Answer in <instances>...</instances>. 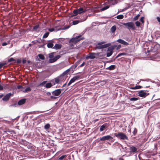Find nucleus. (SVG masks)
Instances as JSON below:
<instances>
[{
  "instance_id": "28",
  "label": "nucleus",
  "mask_w": 160,
  "mask_h": 160,
  "mask_svg": "<svg viewBox=\"0 0 160 160\" xmlns=\"http://www.w3.org/2000/svg\"><path fill=\"white\" fill-rule=\"evenodd\" d=\"M52 86V85L51 83H46L45 87L47 88H51Z\"/></svg>"
},
{
  "instance_id": "59",
  "label": "nucleus",
  "mask_w": 160,
  "mask_h": 160,
  "mask_svg": "<svg viewBox=\"0 0 160 160\" xmlns=\"http://www.w3.org/2000/svg\"><path fill=\"white\" fill-rule=\"evenodd\" d=\"M20 62V60H18L17 62L19 63Z\"/></svg>"
},
{
  "instance_id": "41",
  "label": "nucleus",
  "mask_w": 160,
  "mask_h": 160,
  "mask_svg": "<svg viewBox=\"0 0 160 160\" xmlns=\"http://www.w3.org/2000/svg\"><path fill=\"white\" fill-rule=\"evenodd\" d=\"M140 16V15L139 14H138V15H137V16H136L133 19V20H137L138 19V18Z\"/></svg>"
},
{
  "instance_id": "43",
  "label": "nucleus",
  "mask_w": 160,
  "mask_h": 160,
  "mask_svg": "<svg viewBox=\"0 0 160 160\" xmlns=\"http://www.w3.org/2000/svg\"><path fill=\"white\" fill-rule=\"evenodd\" d=\"M136 25L138 27L140 25V23L138 21H137L135 22Z\"/></svg>"
},
{
  "instance_id": "46",
  "label": "nucleus",
  "mask_w": 160,
  "mask_h": 160,
  "mask_svg": "<svg viewBox=\"0 0 160 160\" xmlns=\"http://www.w3.org/2000/svg\"><path fill=\"white\" fill-rule=\"evenodd\" d=\"M105 43H106V42H104V41L102 42H101L98 43L97 44V45H101V44L102 45V44H104Z\"/></svg>"
},
{
  "instance_id": "2",
  "label": "nucleus",
  "mask_w": 160,
  "mask_h": 160,
  "mask_svg": "<svg viewBox=\"0 0 160 160\" xmlns=\"http://www.w3.org/2000/svg\"><path fill=\"white\" fill-rule=\"evenodd\" d=\"M157 153H160V141H158L154 144V148L153 149L152 155H154Z\"/></svg>"
},
{
  "instance_id": "17",
  "label": "nucleus",
  "mask_w": 160,
  "mask_h": 160,
  "mask_svg": "<svg viewBox=\"0 0 160 160\" xmlns=\"http://www.w3.org/2000/svg\"><path fill=\"white\" fill-rule=\"evenodd\" d=\"M131 152H135L137 151V148L133 146H131L130 147Z\"/></svg>"
},
{
  "instance_id": "14",
  "label": "nucleus",
  "mask_w": 160,
  "mask_h": 160,
  "mask_svg": "<svg viewBox=\"0 0 160 160\" xmlns=\"http://www.w3.org/2000/svg\"><path fill=\"white\" fill-rule=\"evenodd\" d=\"M11 95L12 94L11 93H8L2 99V100L6 101L8 100Z\"/></svg>"
},
{
  "instance_id": "5",
  "label": "nucleus",
  "mask_w": 160,
  "mask_h": 160,
  "mask_svg": "<svg viewBox=\"0 0 160 160\" xmlns=\"http://www.w3.org/2000/svg\"><path fill=\"white\" fill-rule=\"evenodd\" d=\"M86 10L82 8H79L75 9L73 11V13L74 14L72 16H75L78 14H80L84 12Z\"/></svg>"
},
{
  "instance_id": "11",
  "label": "nucleus",
  "mask_w": 160,
  "mask_h": 160,
  "mask_svg": "<svg viewBox=\"0 0 160 160\" xmlns=\"http://www.w3.org/2000/svg\"><path fill=\"white\" fill-rule=\"evenodd\" d=\"M113 139V138L110 135H107L101 137L100 140L101 141H105L106 140H111Z\"/></svg>"
},
{
  "instance_id": "22",
  "label": "nucleus",
  "mask_w": 160,
  "mask_h": 160,
  "mask_svg": "<svg viewBox=\"0 0 160 160\" xmlns=\"http://www.w3.org/2000/svg\"><path fill=\"white\" fill-rule=\"evenodd\" d=\"M85 20H86V19H84L83 21H81V20H75V21H73V22H72V24L73 25H76V24H78V23H79L80 22H82V21H85Z\"/></svg>"
},
{
  "instance_id": "54",
  "label": "nucleus",
  "mask_w": 160,
  "mask_h": 160,
  "mask_svg": "<svg viewBox=\"0 0 160 160\" xmlns=\"http://www.w3.org/2000/svg\"><path fill=\"white\" fill-rule=\"evenodd\" d=\"M121 47V45H119L117 47V49H120Z\"/></svg>"
},
{
  "instance_id": "23",
  "label": "nucleus",
  "mask_w": 160,
  "mask_h": 160,
  "mask_svg": "<svg viewBox=\"0 0 160 160\" xmlns=\"http://www.w3.org/2000/svg\"><path fill=\"white\" fill-rule=\"evenodd\" d=\"M53 41H52L49 42V43H47V47L48 48H52L53 47Z\"/></svg>"
},
{
  "instance_id": "37",
  "label": "nucleus",
  "mask_w": 160,
  "mask_h": 160,
  "mask_svg": "<svg viewBox=\"0 0 160 160\" xmlns=\"http://www.w3.org/2000/svg\"><path fill=\"white\" fill-rule=\"evenodd\" d=\"M130 101H136L138 100V98H132L129 99Z\"/></svg>"
},
{
  "instance_id": "55",
  "label": "nucleus",
  "mask_w": 160,
  "mask_h": 160,
  "mask_svg": "<svg viewBox=\"0 0 160 160\" xmlns=\"http://www.w3.org/2000/svg\"><path fill=\"white\" fill-rule=\"evenodd\" d=\"M3 89V87L1 85H0V90H2Z\"/></svg>"
},
{
  "instance_id": "26",
  "label": "nucleus",
  "mask_w": 160,
  "mask_h": 160,
  "mask_svg": "<svg viewBox=\"0 0 160 160\" xmlns=\"http://www.w3.org/2000/svg\"><path fill=\"white\" fill-rule=\"evenodd\" d=\"M142 87L140 85L136 86L130 88L132 89H137L141 88Z\"/></svg>"
},
{
  "instance_id": "30",
  "label": "nucleus",
  "mask_w": 160,
  "mask_h": 160,
  "mask_svg": "<svg viewBox=\"0 0 160 160\" xmlns=\"http://www.w3.org/2000/svg\"><path fill=\"white\" fill-rule=\"evenodd\" d=\"M124 17L123 15H119L116 17V18L118 19H122Z\"/></svg>"
},
{
  "instance_id": "9",
  "label": "nucleus",
  "mask_w": 160,
  "mask_h": 160,
  "mask_svg": "<svg viewBox=\"0 0 160 160\" xmlns=\"http://www.w3.org/2000/svg\"><path fill=\"white\" fill-rule=\"evenodd\" d=\"M111 45V44L110 43H108L105 44L104 45H97L96 47V48L98 49H101L105 48H106L108 47Z\"/></svg>"
},
{
  "instance_id": "53",
  "label": "nucleus",
  "mask_w": 160,
  "mask_h": 160,
  "mask_svg": "<svg viewBox=\"0 0 160 160\" xmlns=\"http://www.w3.org/2000/svg\"><path fill=\"white\" fill-rule=\"evenodd\" d=\"M32 147V146L31 145H29L28 146V148L29 149H30V148H31Z\"/></svg>"
},
{
  "instance_id": "32",
  "label": "nucleus",
  "mask_w": 160,
  "mask_h": 160,
  "mask_svg": "<svg viewBox=\"0 0 160 160\" xmlns=\"http://www.w3.org/2000/svg\"><path fill=\"white\" fill-rule=\"evenodd\" d=\"M5 132H8L10 133L11 134H13L14 133V132L12 130H7L4 131Z\"/></svg>"
},
{
  "instance_id": "47",
  "label": "nucleus",
  "mask_w": 160,
  "mask_h": 160,
  "mask_svg": "<svg viewBox=\"0 0 160 160\" xmlns=\"http://www.w3.org/2000/svg\"><path fill=\"white\" fill-rule=\"evenodd\" d=\"M52 93H51L50 92H47L46 93V95L47 96H50L51 97V96H52V95H51Z\"/></svg>"
},
{
  "instance_id": "34",
  "label": "nucleus",
  "mask_w": 160,
  "mask_h": 160,
  "mask_svg": "<svg viewBox=\"0 0 160 160\" xmlns=\"http://www.w3.org/2000/svg\"><path fill=\"white\" fill-rule=\"evenodd\" d=\"M31 90V88L30 87H28L26 88L23 91L24 92H28L30 91Z\"/></svg>"
},
{
  "instance_id": "57",
  "label": "nucleus",
  "mask_w": 160,
  "mask_h": 160,
  "mask_svg": "<svg viewBox=\"0 0 160 160\" xmlns=\"http://www.w3.org/2000/svg\"><path fill=\"white\" fill-rule=\"evenodd\" d=\"M13 58H11L9 60V61H13Z\"/></svg>"
},
{
  "instance_id": "29",
  "label": "nucleus",
  "mask_w": 160,
  "mask_h": 160,
  "mask_svg": "<svg viewBox=\"0 0 160 160\" xmlns=\"http://www.w3.org/2000/svg\"><path fill=\"white\" fill-rule=\"evenodd\" d=\"M49 34V33L48 32H47L45 33L43 36V38H47Z\"/></svg>"
},
{
  "instance_id": "20",
  "label": "nucleus",
  "mask_w": 160,
  "mask_h": 160,
  "mask_svg": "<svg viewBox=\"0 0 160 160\" xmlns=\"http://www.w3.org/2000/svg\"><path fill=\"white\" fill-rule=\"evenodd\" d=\"M25 101L26 99H21L18 102V104L19 105H22L25 103Z\"/></svg>"
},
{
  "instance_id": "24",
  "label": "nucleus",
  "mask_w": 160,
  "mask_h": 160,
  "mask_svg": "<svg viewBox=\"0 0 160 160\" xmlns=\"http://www.w3.org/2000/svg\"><path fill=\"white\" fill-rule=\"evenodd\" d=\"M116 27L115 25H114L110 29L111 32L112 33H114L116 30Z\"/></svg>"
},
{
  "instance_id": "3",
  "label": "nucleus",
  "mask_w": 160,
  "mask_h": 160,
  "mask_svg": "<svg viewBox=\"0 0 160 160\" xmlns=\"http://www.w3.org/2000/svg\"><path fill=\"white\" fill-rule=\"evenodd\" d=\"M122 24L125 26L127 28L129 29L130 28L132 30H135V27L134 23L132 22H129L127 23H124Z\"/></svg>"
},
{
  "instance_id": "10",
  "label": "nucleus",
  "mask_w": 160,
  "mask_h": 160,
  "mask_svg": "<svg viewBox=\"0 0 160 160\" xmlns=\"http://www.w3.org/2000/svg\"><path fill=\"white\" fill-rule=\"evenodd\" d=\"M60 57V56L57 55L54 57L53 58L49 59L48 60V62L50 63H53L56 61L58 59H59Z\"/></svg>"
},
{
  "instance_id": "15",
  "label": "nucleus",
  "mask_w": 160,
  "mask_h": 160,
  "mask_svg": "<svg viewBox=\"0 0 160 160\" xmlns=\"http://www.w3.org/2000/svg\"><path fill=\"white\" fill-rule=\"evenodd\" d=\"M96 55V54L93 53H91L89 54V55L87 56L86 57V58L87 59H88V58H90V59H94L95 58V55Z\"/></svg>"
},
{
  "instance_id": "27",
  "label": "nucleus",
  "mask_w": 160,
  "mask_h": 160,
  "mask_svg": "<svg viewBox=\"0 0 160 160\" xmlns=\"http://www.w3.org/2000/svg\"><path fill=\"white\" fill-rule=\"evenodd\" d=\"M109 7V6L108 5H107L106 6H105L103 7H102L101 9V10L102 11H103L107 9Z\"/></svg>"
},
{
  "instance_id": "33",
  "label": "nucleus",
  "mask_w": 160,
  "mask_h": 160,
  "mask_svg": "<svg viewBox=\"0 0 160 160\" xmlns=\"http://www.w3.org/2000/svg\"><path fill=\"white\" fill-rule=\"evenodd\" d=\"M126 54V53H119L116 57V58H118V57H119L122 56H124Z\"/></svg>"
},
{
  "instance_id": "16",
  "label": "nucleus",
  "mask_w": 160,
  "mask_h": 160,
  "mask_svg": "<svg viewBox=\"0 0 160 160\" xmlns=\"http://www.w3.org/2000/svg\"><path fill=\"white\" fill-rule=\"evenodd\" d=\"M64 29H65V28H63L62 29H61V28L57 29L56 27H55L54 28H49L48 30L49 31H50V32H53V31L57 32L59 30H64Z\"/></svg>"
},
{
  "instance_id": "44",
  "label": "nucleus",
  "mask_w": 160,
  "mask_h": 160,
  "mask_svg": "<svg viewBox=\"0 0 160 160\" xmlns=\"http://www.w3.org/2000/svg\"><path fill=\"white\" fill-rule=\"evenodd\" d=\"M59 79L58 78H55V81L57 83H58L59 82Z\"/></svg>"
},
{
  "instance_id": "36",
  "label": "nucleus",
  "mask_w": 160,
  "mask_h": 160,
  "mask_svg": "<svg viewBox=\"0 0 160 160\" xmlns=\"http://www.w3.org/2000/svg\"><path fill=\"white\" fill-rule=\"evenodd\" d=\"M50 127V125L49 124H47L44 126V128L45 129H49Z\"/></svg>"
},
{
  "instance_id": "51",
  "label": "nucleus",
  "mask_w": 160,
  "mask_h": 160,
  "mask_svg": "<svg viewBox=\"0 0 160 160\" xmlns=\"http://www.w3.org/2000/svg\"><path fill=\"white\" fill-rule=\"evenodd\" d=\"M5 65L4 63H1L0 64V68H1L2 67Z\"/></svg>"
},
{
  "instance_id": "42",
  "label": "nucleus",
  "mask_w": 160,
  "mask_h": 160,
  "mask_svg": "<svg viewBox=\"0 0 160 160\" xmlns=\"http://www.w3.org/2000/svg\"><path fill=\"white\" fill-rule=\"evenodd\" d=\"M46 82H47V81H44L43 82H42L41 83L39 84V85L40 86H42L45 84L46 83Z\"/></svg>"
},
{
  "instance_id": "58",
  "label": "nucleus",
  "mask_w": 160,
  "mask_h": 160,
  "mask_svg": "<svg viewBox=\"0 0 160 160\" xmlns=\"http://www.w3.org/2000/svg\"><path fill=\"white\" fill-rule=\"evenodd\" d=\"M66 85V83H65V84H64L63 85V86H62V87H65V86Z\"/></svg>"
},
{
  "instance_id": "12",
  "label": "nucleus",
  "mask_w": 160,
  "mask_h": 160,
  "mask_svg": "<svg viewBox=\"0 0 160 160\" xmlns=\"http://www.w3.org/2000/svg\"><path fill=\"white\" fill-rule=\"evenodd\" d=\"M144 91H141L138 92V95L141 97H145L148 95Z\"/></svg>"
},
{
  "instance_id": "7",
  "label": "nucleus",
  "mask_w": 160,
  "mask_h": 160,
  "mask_svg": "<svg viewBox=\"0 0 160 160\" xmlns=\"http://www.w3.org/2000/svg\"><path fill=\"white\" fill-rule=\"evenodd\" d=\"M115 48V46H112L110 47H109L108 48L107 53V57H109L113 53V51L114 49Z\"/></svg>"
},
{
  "instance_id": "35",
  "label": "nucleus",
  "mask_w": 160,
  "mask_h": 160,
  "mask_svg": "<svg viewBox=\"0 0 160 160\" xmlns=\"http://www.w3.org/2000/svg\"><path fill=\"white\" fill-rule=\"evenodd\" d=\"M38 56L39 58L42 60H43L45 59L44 56L42 54H39L38 55Z\"/></svg>"
},
{
  "instance_id": "38",
  "label": "nucleus",
  "mask_w": 160,
  "mask_h": 160,
  "mask_svg": "<svg viewBox=\"0 0 160 160\" xmlns=\"http://www.w3.org/2000/svg\"><path fill=\"white\" fill-rule=\"evenodd\" d=\"M67 156V155H64L60 157L58 159L59 160H62L65 157Z\"/></svg>"
},
{
  "instance_id": "1",
  "label": "nucleus",
  "mask_w": 160,
  "mask_h": 160,
  "mask_svg": "<svg viewBox=\"0 0 160 160\" xmlns=\"http://www.w3.org/2000/svg\"><path fill=\"white\" fill-rule=\"evenodd\" d=\"M61 92V90L60 89H57L51 92L52 96H51V98L53 99H56L60 95Z\"/></svg>"
},
{
  "instance_id": "45",
  "label": "nucleus",
  "mask_w": 160,
  "mask_h": 160,
  "mask_svg": "<svg viewBox=\"0 0 160 160\" xmlns=\"http://www.w3.org/2000/svg\"><path fill=\"white\" fill-rule=\"evenodd\" d=\"M137 130L136 128H134L133 132V134L135 135L137 132Z\"/></svg>"
},
{
  "instance_id": "25",
  "label": "nucleus",
  "mask_w": 160,
  "mask_h": 160,
  "mask_svg": "<svg viewBox=\"0 0 160 160\" xmlns=\"http://www.w3.org/2000/svg\"><path fill=\"white\" fill-rule=\"evenodd\" d=\"M115 65H112L107 68L106 69L109 70H114L115 68Z\"/></svg>"
},
{
  "instance_id": "61",
  "label": "nucleus",
  "mask_w": 160,
  "mask_h": 160,
  "mask_svg": "<svg viewBox=\"0 0 160 160\" xmlns=\"http://www.w3.org/2000/svg\"><path fill=\"white\" fill-rule=\"evenodd\" d=\"M119 160H124L123 159V158H120L119 159Z\"/></svg>"
},
{
  "instance_id": "13",
  "label": "nucleus",
  "mask_w": 160,
  "mask_h": 160,
  "mask_svg": "<svg viewBox=\"0 0 160 160\" xmlns=\"http://www.w3.org/2000/svg\"><path fill=\"white\" fill-rule=\"evenodd\" d=\"M117 41L118 42L125 46H128L129 45V43L128 42H126L124 40L122 39H118L117 40Z\"/></svg>"
},
{
  "instance_id": "21",
  "label": "nucleus",
  "mask_w": 160,
  "mask_h": 160,
  "mask_svg": "<svg viewBox=\"0 0 160 160\" xmlns=\"http://www.w3.org/2000/svg\"><path fill=\"white\" fill-rule=\"evenodd\" d=\"M39 25L38 24L36 26H34L33 28L32 31H34V30L35 31H39Z\"/></svg>"
},
{
  "instance_id": "56",
  "label": "nucleus",
  "mask_w": 160,
  "mask_h": 160,
  "mask_svg": "<svg viewBox=\"0 0 160 160\" xmlns=\"http://www.w3.org/2000/svg\"><path fill=\"white\" fill-rule=\"evenodd\" d=\"M22 62L23 63H25L26 62V60H23Z\"/></svg>"
},
{
  "instance_id": "6",
  "label": "nucleus",
  "mask_w": 160,
  "mask_h": 160,
  "mask_svg": "<svg viewBox=\"0 0 160 160\" xmlns=\"http://www.w3.org/2000/svg\"><path fill=\"white\" fill-rule=\"evenodd\" d=\"M81 36L80 35L77 36L75 38H73L70 40V42H72L74 44L76 43L81 40L83 39L82 38H81Z\"/></svg>"
},
{
  "instance_id": "31",
  "label": "nucleus",
  "mask_w": 160,
  "mask_h": 160,
  "mask_svg": "<svg viewBox=\"0 0 160 160\" xmlns=\"http://www.w3.org/2000/svg\"><path fill=\"white\" fill-rule=\"evenodd\" d=\"M106 128V125L105 124H103L102 125L100 128V131H102L104 130V129Z\"/></svg>"
},
{
  "instance_id": "50",
  "label": "nucleus",
  "mask_w": 160,
  "mask_h": 160,
  "mask_svg": "<svg viewBox=\"0 0 160 160\" xmlns=\"http://www.w3.org/2000/svg\"><path fill=\"white\" fill-rule=\"evenodd\" d=\"M22 88V87L21 85H18L17 86V88L18 89H20Z\"/></svg>"
},
{
  "instance_id": "4",
  "label": "nucleus",
  "mask_w": 160,
  "mask_h": 160,
  "mask_svg": "<svg viewBox=\"0 0 160 160\" xmlns=\"http://www.w3.org/2000/svg\"><path fill=\"white\" fill-rule=\"evenodd\" d=\"M115 136L118 138L122 140H128V137L127 136L122 132H118V134L115 133Z\"/></svg>"
},
{
  "instance_id": "18",
  "label": "nucleus",
  "mask_w": 160,
  "mask_h": 160,
  "mask_svg": "<svg viewBox=\"0 0 160 160\" xmlns=\"http://www.w3.org/2000/svg\"><path fill=\"white\" fill-rule=\"evenodd\" d=\"M110 3L112 5H115L118 3V1L121 2L123 0H109Z\"/></svg>"
},
{
  "instance_id": "52",
  "label": "nucleus",
  "mask_w": 160,
  "mask_h": 160,
  "mask_svg": "<svg viewBox=\"0 0 160 160\" xmlns=\"http://www.w3.org/2000/svg\"><path fill=\"white\" fill-rule=\"evenodd\" d=\"M84 65V62H83L82 64H81L80 66H79V67H82Z\"/></svg>"
},
{
  "instance_id": "19",
  "label": "nucleus",
  "mask_w": 160,
  "mask_h": 160,
  "mask_svg": "<svg viewBox=\"0 0 160 160\" xmlns=\"http://www.w3.org/2000/svg\"><path fill=\"white\" fill-rule=\"evenodd\" d=\"M61 48V44H56L53 47V48L57 50L60 48Z\"/></svg>"
},
{
  "instance_id": "39",
  "label": "nucleus",
  "mask_w": 160,
  "mask_h": 160,
  "mask_svg": "<svg viewBox=\"0 0 160 160\" xmlns=\"http://www.w3.org/2000/svg\"><path fill=\"white\" fill-rule=\"evenodd\" d=\"M54 56H55L53 53H51L49 54V59H51L53 58H54Z\"/></svg>"
},
{
  "instance_id": "40",
  "label": "nucleus",
  "mask_w": 160,
  "mask_h": 160,
  "mask_svg": "<svg viewBox=\"0 0 160 160\" xmlns=\"http://www.w3.org/2000/svg\"><path fill=\"white\" fill-rule=\"evenodd\" d=\"M10 41H8L7 42H4L2 43V46H5L9 43Z\"/></svg>"
},
{
  "instance_id": "62",
  "label": "nucleus",
  "mask_w": 160,
  "mask_h": 160,
  "mask_svg": "<svg viewBox=\"0 0 160 160\" xmlns=\"http://www.w3.org/2000/svg\"><path fill=\"white\" fill-rule=\"evenodd\" d=\"M109 159L111 160H112L113 159L112 158H109Z\"/></svg>"
},
{
  "instance_id": "64",
  "label": "nucleus",
  "mask_w": 160,
  "mask_h": 160,
  "mask_svg": "<svg viewBox=\"0 0 160 160\" xmlns=\"http://www.w3.org/2000/svg\"><path fill=\"white\" fill-rule=\"evenodd\" d=\"M124 9L122 10L121 11H124Z\"/></svg>"
},
{
  "instance_id": "49",
  "label": "nucleus",
  "mask_w": 160,
  "mask_h": 160,
  "mask_svg": "<svg viewBox=\"0 0 160 160\" xmlns=\"http://www.w3.org/2000/svg\"><path fill=\"white\" fill-rule=\"evenodd\" d=\"M157 19L158 20V21L160 23V18L158 17H157Z\"/></svg>"
},
{
  "instance_id": "8",
  "label": "nucleus",
  "mask_w": 160,
  "mask_h": 160,
  "mask_svg": "<svg viewBox=\"0 0 160 160\" xmlns=\"http://www.w3.org/2000/svg\"><path fill=\"white\" fill-rule=\"evenodd\" d=\"M81 77L80 75H77L74 77L73 78H72L69 81L68 84V86H69L71 83L74 82L76 80L78 79Z\"/></svg>"
},
{
  "instance_id": "63",
  "label": "nucleus",
  "mask_w": 160,
  "mask_h": 160,
  "mask_svg": "<svg viewBox=\"0 0 160 160\" xmlns=\"http://www.w3.org/2000/svg\"><path fill=\"white\" fill-rule=\"evenodd\" d=\"M30 62V61L28 60V63H29Z\"/></svg>"
},
{
  "instance_id": "48",
  "label": "nucleus",
  "mask_w": 160,
  "mask_h": 160,
  "mask_svg": "<svg viewBox=\"0 0 160 160\" xmlns=\"http://www.w3.org/2000/svg\"><path fill=\"white\" fill-rule=\"evenodd\" d=\"M144 18L143 17H142L140 18V21L142 22H144V20H143Z\"/></svg>"
},
{
  "instance_id": "60",
  "label": "nucleus",
  "mask_w": 160,
  "mask_h": 160,
  "mask_svg": "<svg viewBox=\"0 0 160 160\" xmlns=\"http://www.w3.org/2000/svg\"><path fill=\"white\" fill-rule=\"evenodd\" d=\"M3 96V95H0V98H2Z\"/></svg>"
}]
</instances>
